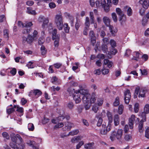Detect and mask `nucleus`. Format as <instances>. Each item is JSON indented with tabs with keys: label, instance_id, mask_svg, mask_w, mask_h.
Returning a JSON list of instances; mask_svg holds the SVG:
<instances>
[{
	"label": "nucleus",
	"instance_id": "f257e3e1",
	"mask_svg": "<svg viewBox=\"0 0 149 149\" xmlns=\"http://www.w3.org/2000/svg\"><path fill=\"white\" fill-rule=\"evenodd\" d=\"M123 133V130L121 129L112 132L110 136L111 140L112 141H113L117 139L119 142H121V140L122 139Z\"/></svg>",
	"mask_w": 149,
	"mask_h": 149
},
{
	"label": "nucleus",
	"instance_id": "f03ea898",
	"mask_svg": "<svg viewBox=\"0 0 149 149\" xmlns=\"http://www.w3.org/2000/svg\"><path fill=\"white\" fill-rule=\"evenodd\" d=\"M90 20L88 17H86L85 18V24L86 29H85L83 32V34L85 35H86L88 33L87 30V29L89 27L90 25V23L91 24H94V17L93 12H90Z\"/></svg>",
	"mask_w": 149,
	"mask_h": 149
},
{
	"label": "nucleus",
	"instance_id": "7ed1b4c3",
	"mask_svg": "<svg viewBox=\"0 0 149 149\" xmlns=\"http://www.w3.org/2000/svg\"><path fill=\"white\" fill-rule=\"evenodd\" d=\"M59 30H61L63 28V17L61 15H56L54 20Z\"/></svg>",
	"mask_w": 149,
	"mask_h": 149
},
{
	"label": "nucleus",
	"instance_id": "20e7f679",
	"mask_svg": "<svg viewBox=\"0 0 149 149\" xmlns=\"http://www.w3.org/2000/svg\"><path fill=\"white\" fill-rule=\"evenodd\" d=\"M57 30L54 29L52 33V39L54 41V45L55 47H58L59 45V41L60 39V35L57 34Z\"/></svg>",
	"mask_w": 149,
	"mask_h": 149
},
{
	"label": "nucleus",
	"instance_id": "39448f33",
	"mask_svg": "<svg viewBox=\"0 0 149 149\" xmlns=\"http://www.w3.org/2000/svg\"><path fill=\"white\" fill-rule=\"evenodd\" d=\"M68 91L69 93V94L71 95L75 93H78L80 94H81L83 95H85L87 94H89L88 93L87 90L83 89H81L78 91H75L74 89H72L71 88H69L67 90Z\"/></svg>",
	"mask_w": 149,
	"mask_h": 149
},
{
	"label": "nucleus",
	"instance_id": "423d86ee",
	"mask_svg": "<svg viewBox=\"0 0 149 149\" xmlns=\"http://www.w3.org/2000/svg\"><path fill=\"white\" fill-rule=\"evenodd\" d=\"M116 11L119 15V20L121 21V22H125L126 20V15H124L121 9L118 8H116Z\"/></svg>",
	"mask_w": 149,
	"mask_h": 149
},
{
	"label": "nucleus",
	"instance_id": "0eeeda50",
	"mask_svg": "<svg viewBox=\"0 0 149 149\" xmlns=\"http://www.w3.org/2000/svg\"><path fill=\"white\" fill-rule=\"evenodd\" d=\"M124 100L125 103L128 104L130 99V93L129 90H127L124 93Z\"/></svg>",
	"mask_w": 149,
	"mask_h": 149
},
{
	"label": "nucleus",
	"instance_id": "6e6552de",
	"mask_svg": "<svg viewBox=\"0 0 149 149\" xmlns=\"http://www.w3.org/2000/svg\"><path fill=\"white\" fill-rule=\"evenodd\" d=\"M34 39V38L32 36L29 35L28 36L27 38L24 36H23L22 38L23 42L25 43L27 42L28 43L31 44L33 42Z\"/></svg>",
	"mask_w": 149,
	"mask_h": 149
},
{
	"label": "nucleus",
	"instance_id": "1a4fd4ad",
	"mask_svg": "<svg viewBox=\"0 0 149 149\" xmlns=\"http://www.w3.org/2000/svg\"><path fill=\"white\" fill-rule=\"evenodd\" d=\"M65 126L62 129L63 131L70 130L72 127L74 126V125L72 123L67 122L65 123Z\"/></svg>",
	"mask_w": 149,
	"mask_h": 149
},
{
	"label": "nucleus",
	"instance_id": "9d476101",
	"mask_svg": "<svg viewBox=\"0 0 149 149\" xmlns=\"http://www.w3.org/2000/svg\"><path fill=\"white\" fill-rule=\"evenodd\" d=\"M89 36L91 37V43L93 46H94L96 43V37L93 31H90Z\"/></svg>",
	"mask_w": 149,
	"mask_h": 149
},
{
	"label": "nucleus",
	"instance_id": "9b49d317",
	"mask_svg": "<svg viewBox=\"0 0 149 149\" xmlns=\"http://www.w3.org/2000/svg\"><path fill=\"white\" fill-rule=\"evenodd\" d=\"M135 120V116L134 115H132L131 117L129 119V125L130 129L133 128V125Z\"/></svg>",
	"mask_w": 149,
	"mask_h": 149
},
{
	"label": "nucleus",
	"instance_id": "f8f14e48",
	"mask_svg": "<svg viewBox=\"0 0 149 149\" xmlns=\"http://www.w3.org/2000/svg\"><path fill=\"white\" fill-rule=\"evenodd\" d=\"M140 3L142 5L143 7L145 9H147L149 6V1L148 0H140Z\"/></svg>",
	"mask_w": 149,
	"mask_h": 149
},
{
	"label": "nucleus",
	"instance_id": "ddd939ff",
	"mask_svg": "<svg viewBox=\"0 0 149 149\" xmlns=\"http://www.w3.org/2000/svg\"><path fill=\"white\" fill-rule=\"evenodd\" d=\"M90 99V94H87L85 95H84L82 97V101L84 104H86L89 103Z\"/></svg>",
	"mask_w": 149,
	"mask_h": 149
},
{
	"label": "nucleus",
	"instance_id": "4468645a",
	"mask_svg": "<svg viewBox=\"0 0 149 149\" xmlns=\"http://www.w3.org/2000/svg\"><path fill=\"white\" fill-rule=\"evenodd\" d=\"M75 94L73 97L74 100L75 101L76 104H79L80 102L81 101V95L80 94L78 93H75Z\"/></svg>",
	"mask_w": 149,
	"mask_h": 149
},
{
	"label": "nucleus",
	"instance_id": "2eb2a0df",
	"mask_svg": "<svg viewBox=\"0 0 149 149\" xmlns=\"http://www.w3.org/2000/svg\"><path fill=\"white\" fill-rule=\"evenodd\" d=\"M64 16L67 18L70 21V24L72 26L73 24L74 19L73 17L70 15L67 12L64 13Z\"/></svg>",
	"mask_w": 149,
	"mask_h": 149
},
{
	"label": "nucleus",
	"instance_id": "dca6fc26",
	"mask_svg": "<svg viewBox=\"0 0 149 149\" xmlns=\"http://www.w3.org/2000/svg\"><path fill=\"white\" fill-rule=\"evenodd\" d=\"M104 64L105 65H107V67L109 68L112 67L113 65V63L111 61H110L109 60L107 59H105L104 60Z\"/></svg>",
	"mask_w": 149,
	"mask_h": 149
},
{
	"label": "nucleus",
	"instance_id": "f3484780",
	"mask_svg": "<svg viewBox=\"0 0 149 149\" xmlns=\"http://www.w3.org/2000/svg\"><path fill=\"white\" fill-rule=\"evenodd\" d=\"M109 30L113 36H115V34L117 32L118 30L116 28H114L112 26L110 25L109 26Z\"/></svg>",
	"mask_w": 149,
	"mask_h": 149
},
{
	"label": "nucleus",
	"instance_id": "a211bd4d",
	"mask_svg": "<svg viewBox=\"0 0 149 149\" xmlns=\"http://www.w3.org/2000/svg\"><path fill=\"white\" fill-rule=\"evenodd\" d=\"M124 10L127 11V14L128 16H131L132 14V11L130 7H128L126 6L124 8Z\"/></svg>",
	"mask_w": 149,
	"mask_h": 149
},
{
	"label": "nucleus",
	"instance_id": "6ab92c4d",
	"mask_svg": "<svg viewBox=\"0 0 149 149\" xmlns=\"http://www.w3.org/2000/svg\"><path fill=\"white\" fill-rule=\"evenodd\" d=\"M96 118H98L97 121V126H100L101 125L102 122L103 120L102 118L100 117V114H97L95 116Z\"/></svg>",
	"mask_w": 149,
	"mask_h": 149
},
{
	"label": "nucleus",
	"instance_id": "aec40b11",
	"mask_svg": "<svg viewBox=\"0 0 149 149\" xmlns=\"http://www.w3.org/2000/svg\"><path fill=\"white\" fill-rule=\"evenodd\" d=\"M114 123L115 126H116L118 125L120 123L119 116L118 115H116L114 117Z\"/></svg>",
	"mask_w": 149,
	"mask_h": 149
},
{
	"label": "nucleus",
	"instance_id": "412c9836",
	"mask_svg": "<svg viewBox=\"0 0 149 149\" xmlns=\"http://www.w3.org/2000/svg\"><path fill=\"white\" fill-rule=\"evenodd\" d=\"M96 95L95 93L93 92L92 94L91 97H90L89 103L90 104L94 103L96 100Z\"/></svg>",
	"mask_w": 149,
	"mask_h": 149
},
{
	"label": "nucleus",
	"instance_id": "4be33fe9",
	"mask_svg": "<svg viewBox=\"0 0 149 149\" xmlns=\"http://www.w3.org/2000/svg\"><path fill=\"white\" fill-rule=\"evenodd\" d=\"M145 112H142L140 115L139 116L142 118L140 122L143 123L146 121V114Z\"/></svg>",
	"mask_w": 149,
	"mask_h": 149
},
{
	"label": "nucleus",
	"instance_id": "5701e85b",
	"mask_svg": "<svg viewBox=\"0 0 149 149\" xmlns=\"http://www.w3.org/2000/svg\"><path fill=\"white\" fill-rule=\"evenodd\" d=\"M132 139V136L131 135L125 134L124 136V139L126 141H129Z\"/></svg>",
	"mask_w": 149,
	"mask_h": 149
},
{
	"label": "nucleus",
	"instance_id": "b1692460",
	"mask_svg": "<svg viewBox=\"0 0 149 149\" xmlns=\"http://www.w3.org/2000/svg\"><path fill=\"white\" fill-rule=\"evenodd\" d=\"M82 137L80 136H78L76 137L73 138L71 140V142L73 143L77 142L78 141L81 140Z\"/></svg>",
	"mask_w": 149,
	"mask_h": 149
},
{
	"label": "nucleus",
	"instance_id": "393cba45",
	"mask_svg": "<svg viewBox=\"0 0 149 149\" xmlns=\"http://www.w3.org/2000/svg\"><path fill=\"white\" fill-rule=\"evenodd\" d=\"M103 21L107 26H109L110 24V19L108 17L106 16L104 17L103 18Z\"/></svg>",
	"mask_w": 149,
	"mask_h": 149
},
{
	"label": "nucleus",
	"instance_id": "a878e982",
	"mask_svg": "<svg viewBox=\"0 0 149 149\" xmlns=\"http://www.w3.org/2000/svg\"><path fill=\"white\" fill-rule=\"evenodd\" d=\"M34 97L36 98H38L42 94V92L38 89H36L34 90Z\"/></svg>",
	"mask_w": 149,
	"mask_h": 149
},
{
	"label": "nucleus",
	"instance_id": "bb28decb",
	"mask_svg": "<svg viewBox=\"0 0 149 149\" xmlns=\"http://www.w3.org/2000/svg\"><path fill=\"white\" fill-rule=\"evenodd\" d=\"M117 50L115 49L114 47H111L110 52H108V55L109 56L111 54L114 55L117 52Z\"/></svg>",
	"mask_w": 149,
	"mask_h": 149
},
{
	"label": "nucleus",
	"instance_id": "cd10ccee",
	"mask_svg": "<svg viewBox=\"0 0 149 149\" xmlns=\"http://www.w3.org/2000/svg\"><path fill=\"white\" fill-rule=\"evenodd\" d=\"M107 116L109 121V123H111L113 121V118L111 113L109 111H107Z\"/></svg>",
	"mask_w": 149,
	"mask_h": 149
},
{
	"label": "nucleus",
	"instance_id": "c85d7f7f",
	"mask_svg": "<svg viewBox=\"0 0 149 149\" xmlns=\"http://www.w3.org/2000/svg\"><path fill=\"white\" fill-rule=\"evenodd\" d=\"M146 93V91L143 89H141L139 91V97H145V94Z\"/></svg>",
	"mask_w": 149,
	"mask_h": 149
},
{
	"label": "nucleus",
	"instance_id": "c756f323",
	"mask_svg": "<svg viewBox=\"0 0 149 149\" xmlns=\"http://www.w3.org/2000/svg\"><path fill=\"white\" fill-rule=\"evenodd\" d=\"M102 126L103 128L101 129L100 131V133L103 135H105L107 134V132L106 129V125H105L103 124L102 125Z\"/></svg>",
	"mask_w": 149,
	"mask_h": 149
},
{
	"label": "nucleus",
	"instance_id": "7c9ffc66",
	"mask_svg": "<svg viewBox=\"0 0 149 149\" xmlns=\"http://www.w3.org/2000/svg\"><path fill=\"white\" fill-rule=\"evenodd\" d=\"M35 142L33 141H29L27 143V144L30 146H31L32 149H38V148L34 145Z\"/></svg>",
	"mask_w": 149,
	"mask_h": 149
},
{
	"label": "nucleus",
	"instance_id": "2f4dec72",
	"mask_svg": "<svg viewBox=\"0 0 149 149\" xmlns=\"http://www.w3.org/2000/svg\"><path fill=\"white\" fill-rule=\"evenodd\" d=\"M93 143H89L85 144L84 147L86 149H93Z\"/></svg>",
	"mask_w": 149,
	"mask_h": 149
},
{
	"label": "nucleus",
	"instance_id": "473e14b6",
	"mask_svg": "<svg viewBox=\"0 0 149 149\" xmlns=\"http://www.w3.org/2000/svg\"><path fill=\"white\" fill-rule=\"evenodd\" d=\"M79 132V131L78 130H76L72 131L69 133L67 135L68 136L70 135L73 136L77 134Z\"/></svg>",
	"mask_w": 149,
	"mask_h": 149
},
{
	"label": "nucleus",
	"instance_id": "72a5a7b5",
	"mask_svg": "<svg viewBox=\"0 0 149 149\" xmlns=\"http://www.w3.org/2000/svg\"><path fill=\"white\" fill-rule=\"evenodd\" d=\"M49 18L48 17L45 18L43 20V24L42 25V27L44 28L45 27V25H47L49 22Z\"/></svg>",
	"mask_w": 149,
	"mask_h": 149
},
{
	"label": "nucleus",
	"instance_id": "f704fd0d",
	"mask_svg": "<svg viewBox=\"0 0 149 149\" xmlns=\"http://www.w3.org/2000/svg\"><path fill=\"white\" fill-rule=\"evenodd\" d=\"M14 107L15 108L17 111L21 113L23 112V109L22 107H20L17 105H15Z\"/></svg>",
	"mask_w": 149,
	"mask_h": 149
},
{
	"label": "nucleus",
	"instance_id": "c9c22d12",
	"mask_svg": "<svg viewBox=\"0 0 149 149\" xmlns=\"http://www.w3.org/2000/svg\"><path fill=\"white\" fill-rule=\"evenodd\" d=\"M142 112L148 114L149 113V104H146L145 105L144 108V111Z\"/></svg>",
	"mask_w": 149,
	"mask_h": 149
},
{
	"label": "nucleus",
	"instance_id": "e433bc0d",
	"mask_svg": "<svg viewBox=\"0 0 149 149\" xmlns=\"http://www.w3.org/2000/svg\"><path fill=\"white\" fill-rule=\"evenodd\" d=\"M119 104V98L118 97H117L113 103V105L114 106L117 107Z\"/></svg>",
	"mask_w": 149,
	"mask_h": 149
},
{
	"label": "nucleus",
	"instance_id": "4c0bfd02",
	"mask_svg": "<svg viewBox=\"0 0 149 149\" xmlns=\"http://www.w3.org/2000/svg\"><path fill=\"white\" fill-rule=\"evenodd\" d=\"M143 123L140 122L139 125V132L140 133L143 132Z\"/></svg>",
	"mask_w": 149,
	"mask_h": 149
},
{
	"label": "nucleus",
	"instance_id": "58836bf2",
	"mask_svg": "<svg viewBox=\"0 0 149 149\" xmlns=\"http://www.w3.org/2000/svg\"><path fill=\"white\" fill-rule=\"evenodd\" d=\"M102 51L104 53H106L108 52L107 46L105 45H102Z\"/></svg>",
	"mask_w": 149,
	"mask_h": 149
},
{
	"label": "nucleus",
	"instance_id": "ea45409f",
	"mask_svg": "<svg viewBox=\"0 0 149 149\" xmlns=\"http://www.w3.org/2000/svg\"><path fill=\"white\" fill-rule=\"evenodd\" d=\"M27 9V12L28 14L34 15L36 14L35 11L31 10L30 8L28 7Z\"/></svg>",
	"mask_w": 149,
	"mask_h": 149
},
{
	"label": "nucleus",
	"instance_id": "a19ab883",
	"mask_svg": "<svg viewBox=\"0 0 149 149\" xmlns=\"http://www.w3.org/2000/svg\"><path fill=\"white\" fill-rule=\"evenodd\" d=\"M40 50L42 55H44L46 53L47 50L44 46L42 45L41 46Z\"/></svg>",
	"mask_w": 149,
	"mask_h": 149
},
{
	"label": "nucleus",
	"instance_id": "79ce46f5",
	"mask_svg": "<svg viewBox=\"0 0 149 149\" xmlns=\"http://www.w3.org/2000/svg\"><path fill=\"white\" fill-rule=\"evenodd\" d=\"M139 109V104L138 103H136L134 105V111L135 113L138 112Z\"/></svg>",
	"mask_w": 149,
	"mask_h": 149
},
{
	"label": "nucleus",
	"instance_id": "37998d69",
	"mask_svg": "<svg viewBox=\"0 0 149 149\" xmlns=\"http://www.w3.org/2000/svg\"><path fill=\"white\" fill-rule=\"evenodd\" d=\"M28 128L29 131H32L34 129V127L33 124L30 123L28 125Z\"/></svg>",
	"mask_w": 149,
	"mask_h": 149
},
{
	"label": "nucleus",
	"instance_id": "c03bdc74",
	"mask_svg": "<svg viewBox=\"0 0 149 149\" xmlns=\"http://www.w3.org/2000/svg\"><path fill=\"white\" fill-rule=\"evenodd\" d=\"M124 106L122 105H120L118 107V113L119 114H121L123 112Z\"/></svg>",
	"mask_w": 149,
	"mask_h": 149
},
{
	"label": "nucleus",
	"instance_id": "a18cd8bd",
	"mask_svg": "<svg viewBox=\"0 0 149 149\" xmlns=\"http://www.w3.org/2000/svg\"><path fill=\"white\" fill-rule=\"evenodd\" d=\"M64 27L65 32L66 33H68L69 32V28L68 27V24H64Z\"/></svg>",
	"mask_w": 149,
	"mask_h": 149
},
{
	"label": "nucleus",
	"instance_id": "49530a36",
	"mask_svg": "<svg viewBox=\"0 0 149 149\" xmlns=\"http://www.w3.org/2000/svg\"><path fill=\"white\" fill-rule=\"evenodd\" d=\"M53 65L55 68L57 69H58L61 67L62 64L61 63H57L54 64Z\"/></svg>",
	"mask_w": 149,
	"mask_h": 149
},
{
	"label": "nucleus",
	"instance_id": "de8ad7c7",
	"mask_svg": "<svg viewBox=\"0 0 149 149\" xmlns=\"http://www.w3.org/2000/svg\"><path fill=\"white\" fill-rule=\"evenodd\" d=\"M45 42V39L43 37H40L38 40V43L39 45H41L42 44Z\"/></svg>",
	"mask_w": 149,
	"mask_h": 149
},
{
	"label": "nucleus",
	"instance_id": "09e8293b",
	"mask_svg": "<svg viewBox=\"0 0 149 149\" xmlns=\"http://www.w3.org/2000/svg\"><path fill=\"white\" fill-rule=\"evenodd\" d=\"M111 16L114 21L116 22L117 21V17L116 13H112Z\"/></svg>",
	"mask_w": 149,
	"mask_h": 149
},
{
	"label": "nucleus",
	"instance_id": "8fccbe9b",
	"mask_svg": "<svg viewBox=\"0 0 149 149\" xmlns=\"http://www.w3.org/2000/svg\"><path fill=\"white\" fill-rule=\"evenodd\" d=\"M84 142L83 141H81L79 142V143L76 146V149H79L81 146L83 145Z\"/></svg>",
	"mask_w": 149,
	"mask_h": 149
},
{
	"label": "nucleus",
	"instance_id": "3c124183",
	"mask_svg": "<svg viewBox=\"0 0 149 149\" xmlns=\"http://www.w3.org/2000/svg\"><path fill=\"white\" fill-rule=\"evenodd\" d=\"M111 47H114L116 46V43L114 40H111L110 41Z\"/></svg>",
	"mask_w": 149,
	"mask_h": 149
},
{
	"label": "nucleus",
	"instance_id": "603ef678",
	"mask_svg": "<svg viewBox=\"0 0 149 149\" xmlns=\"http://www.w3.org/2000/svg\"><path fill=\"white\" fill-rule=\"evenodd\" d=\"M109 72V70L108 69L104 68L102 70V74L104 75L107 74Z\"/></svg>",
	"mask_w": 149,
	"mask_h": 149
},
{
	"label": "nucleus",
	"instance_id": "864d4df0",
	"mask_svg": "<svg viewBox=\"0 0 149 149\" xmlns=\"http://www.w3.org/2000/svg\"><path fill=\"white\" fill-rule=\"evenodd\" d=\"M15 108H11L7 110V112L8 114H10L14 111Z\"/></svg>",
	"mask_w": 149,
	"mask_h": 149
},
{
	"label": "nucleus",
	"instance_id": "5fc2aeb1",
	"mask_svg": "<svg viewBox=\"0 0 149 149\" xmlns=\"http://www.w3.org/2000/svg\"><path fill=\"white\" fill-rule=\"evenodd\" d=\"M145 136L147 138H149V128L148 127L145 131Z\"/></svg>",
	"mask_w": 149,
	"mask_h": 149
},
{
	"label": "nucleus",
	"instance_id": "6e6d98bb",
	"mask_svg": "<svg viewBox=\"0 0 149 149\" xmlns=\"http://www.w3.org/2000/svg\"><path fill=\"white\" fill-rule=\"evenodd\" d=\"M33 62L31 61L29 62V63L26 65V66L29 68H34V66L33 65Z\"/></svg>",
	"mask_w": 149,
	"mask_h": 149
},
{
	"label": "nucleus",
	"instance_id": "4d7b16f0",
	"mask_svg": "<svg viewBox=\"0 0 149 149\" xmlns=\"http://www.w3.org/2000/svg\"><path fill=\"white\" fill-rule=\"evenodd\" d=\"M2 135L3 137L6 138L7 139H9V136L7 132H3L2 134Z\"/></svg>",
	"mask_w": 149,
	"mask_h": 149
},
{
	"label": "nucleus",
	"instance_id": "13d9d810",
	"mask_svg": "<svg viewBox=\"0 0 149 149\" xmlns=\"http://www.w3.org/2000/svg\"><path fill=\"white\" fill-rule=\"evenodd\" d=\"M8 30L7 29L4 30L3 31V35L5 38H8Z\"/></svg>",
	"mask_w": 149,
	"mask_h": 149
},
{
	"label": "nucleus",
	"instance_id": "bf43d9fd",
	"mask_svg": "<svg viewBox=\"0 0 149 149\" xmlns=\"http://www.w3.org/2000/svg\"><path fill=\"white\" fill-rule=\"evenodd\" d=\"M103 7L104 8V10L107 13L109 11V7L108 4L106 5Z\"/></svg>",
	"mask_w": 149,
	"mask_h": 149
},
{
	"label": "nucleus",
	"instance_id": "052dcab7",
	"mask_svg": "<svg viewBox=\"0 0 149 149\" xmlns=\"http://www.w3.org/2000/svg\"><path fill=\"white\" fill-rule=\"evenodd\" d=\"M19 146V149H24L25 147L24 143H20L19 144H18Z\"/></svg>",
	"mask_w": 149,
	"mask_h": 149
},
{
	"label": "nucleus",
	"instance_id": "680f3d73",
	"mask_svg": "<svg viewBox=\"0 0 149 149\" xmlns=\"http://www.w3.org/2000/svg\"><path fill=\"white\" fill-rule=\"evenodd\" d=\"M64 124L63 123H59L57 124L55 126V127L57 128H61L63 127Z\"/></svg>",
	"mask_w": 149,
	"mask_h": 149
},
{
	"label": "nucleus",
	"instance_id": "e2e57ef3",
	"mask_svg": "<svg viewBox=\"0 0 149 149\" xmlns=\"http://www.w3.org/2000/svg\"><path fill=\"white\" fill-rule=\"evenodd\" d=\"M97 57L99 59H103L105 58V56L103 54H99L97 55Z\"/></svg>",
	"mask_w": 149,
	"mask_h": 149
},
{
	"label": "nucleus",
	"instance_id": "0e129e2a",
	"mask_svg": "<svg viewBox=\"0 0 149 149\" xmlns=\"http://www.w3.org/2000/svg\"><path fill=\"white\" fill-rule=\"evenodd\" d=\"M49 6L50 8H54L56 7V5L54 3L51 2L49 4Z\"/></svg>",
	"mask_w": 149,
	"mask_h": 149
},
{
	"label": "nucleus",
	"instance_id": "69168bd1",
	"mask_svg": "<svg viewBox=\"0 0 149 149\" xmlns=\"http://www.w3.org/2000/svg\"><path fill=\"white\" fill-rule=\"evenodd\" d=\"M33 25L32 22H29L26 23L24 25V27L26 28L30 27Z\"/></svg>",
	"mask_w": 149,
	"mask_h": 149
},
{
	"label": "nucleus",
	"instance_id": "338daca9",
	"mask_svg": "<svg viewBox=\"0 0 149 149\" xmlns=\"http://www.w3.org/2000/svg\"><path fill=\"white\" fill-rule=\"evenodd\" d=\"M131 51L130 50L127 49L126 52L125 53V56L127 57L129 56L131 54Z\"/></svg>",
	"mask_w": 149,
	"mask_h": 149
},
{
	"label": "nucleus",
	"instance_id": "774afa93",
	"mask_svg": "<svg viewBox=\"0 0 149 149\" xmlns=\"http://www.w3.org/2000/svg\"><path fill=\"white\" fill-rule=\"evenodd\" d=\"M16 69L15 68H13L10 71V72L13 75H15L16 74Z\"/></svg>",
	"mask_w": 149,
	"mask_h": 149
}]
</instances>
